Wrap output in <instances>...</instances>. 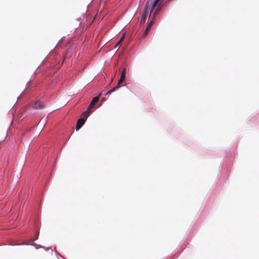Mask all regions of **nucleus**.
<instances>
[{
    "mask_svg": "<svg viewBox=\"0 0 259 259\" xmlns=\"http://www.w3.org/2000/svg\"><path fill=\"white\" fill-rule=\"evenodd\" d=\"M163 5L164 0H148L141 16L140 23H145L147 16L151 17V13L154 8L152 19H155Z\"/></svg>",
    "mask_w": 259,
    "mask_h": 259,
    "instance_id": "nucleus-1",
    "label": "nucleus"
},
{
    "mask_svg": "<svg viewBox=\"0 0 259 259\" xmlns=\"http://www.w3.org/2000/svg\"><path fill=\"white\" fill-rule=\"evenodd\" d=\"M101 95L102 93H100L97 97L93 98L89 106L88 107V110H91V108H93L95 106V104L99 101Z\"/></svg>",
    "mask_w": 259,
    "mask_h": 259,
    "instance_id": "nucleus-2",
    "label": "nucleus"
},
{
    "mask_svg": "<svg viewBox=\"0 0 259 259\" xmlns=\"http://www.w3.org/2000/svg\"><path fill=\"white\" fill-rule=\"evenodd\" d=\"M124 80L125 79L120 78L119 80L118 81L117 84L114 88L111 89L110 90L108 91L105 95H108L110 94L111 93L114 92L117 89H118L120 87V84L122 83L123 81H124Z\"/></svg>",
    "mask_w": 259,
    "mask_h": 259,
    "instance_id": "nucleus-3",
    "label": "nucleus"
},
{
    "mask_svg": "<svg viewBox=\"0 0 259 259\" xmlns=\"http://www.w3.org/2000/svg\"><path fill=\"white\" fill-rule=\"evenodd\" d=\"M154 20V19H152L150 23L148 24L142 37H146L147 35L153 24Z\"/></svg>",
    "mask_w": 259,
    "mask_h": 259,
    "instance_id": "nucleus-4",
    "label": "nucleus"
},
{
    "mask_svg": "<svg viewBox=\"0 0 259 259\" xmlns=\"http://www.w3.org/2000/svg\"><path fill=\"white\" fill-rule=\"evenodd\" d=\"M85 121V119L83 118H79L76 123V130L77 131L81 128V127L84 124Z\"/></svg>",
    "mask_w": 259,
    "mask_h": 259,
    "instance_id": "nucleus-5",
    "label": "nucleus"
},
{
    "mask_svg": "<svg viewBox=\"0 0 259 259\" xmlns=\"http://www.w3.org/2000/svg\"><path fill=\"white\" fill-rule=\"evenodd\" d=\"M43 107H44V104L40 101H36L34 105V108L36 109H41Z\"/></svg>",
    "mask_w": 259,
    "mask_h": 259,
    "instance_id": "nucleus-6",
    "label": "nucleus"
},
{
    "mask_svg": "<svg viewBox=\"0 0 259 259\" xmlns=\"http://www.w3.org/2000/svg\"><path fill=\"white\" fill-rule=\"evenodd\" d=\"M90 110H88V109H87V111L83 112L82 116H84V119H86L88 118V117L89 116V115L90 114Z\"/></svg>",
    "mask_w": 259,
    "mask_h": 259,
    "instance_id": "nucleus-7",
    "label": "nucleus"
},
{
    "mask_svg": "<svg viewBox=\"0 0 259 259\" xmlns=\"http://www.w3.org/2000/svg\"><path fill=\"white\" fill-rule=\"evenodd\" d=\"M126 69L124 68L121 72V75H120V78L125 79V74H126Z\"/></svg>",
    "mask_w": 259,
    "mask_h": 259,
    "instance_id": "nucleus-8",
    "label": "nucleus"
},
{
    "mask_svg": "<svg viewBox=\"0 0 259 259\" xmlns=\"http://www.w3.org/2000/svg\"><path fill=\"white\" fill-rule=\"evenodd\" d=\"M124 37H125V34H123L121 36L120 39H119V40L118 41V44H121V42L123 40V39H124Z\"/></svg>",
    "mask_w": 259,
    "mask_h": 259,
    "instance_id": "nucleus-9",
    "label": "nucleus"
},
{
    "mask_svg": "<svg viewBox=\"0 0 259 259\" xmlns=\"http://www.w3.org/2000/svg\"><path fill=\"white\" fill-rule=\"evenodd\" d=\"M38 232H37V233L36 234V235H35V238H33V239H31V241H34V240H35L37 239H38Z\"/></svg>",
    "mask_w": 259,
    "mask_h": 259,
    "instance_id": "nucleus-10",
    "label": "nucleus"
},
{
    "mask_svg": "<svg viewBox=\"0 0 259 259\" xmlns=\"http://www.w3.org/2000/svg\"><path fill=\"white\" fill-rule=\"evenodd\" d=\"M120 44H118V42L115 46V49H117L118 50L120 47Z\"/></svg>",
    "mask_w": 259,
    "mask_h": 259,
    "instance_id": "nucleus-11",
    "label": "nucleus"
},
{
    "mask_svg": "<svg viewBox=\"0 0 259 259\" xmlns=\"http://www.w3.org/2000/svg\"><path fill=\"white\" fill-rule=\"evenodd\" d=\"M104 100V98L102 99V101H103Z\"/></svg>",
    "mask_w": 259,
    "mask_h": 259,
    "instance_id": "nucleus-12",
    "label": "nucleus"
},
{
    "mask_svg": "<svg viewBox=\"0 0 259 259\" xmlns=\"http://www.w3.org/2000/svg\"><path fill=\"white\" fill-rule=\"evenodd\" d=\"M23 244H27L26 243L24 242L22 243Z\"/></svg>",
    "mask_w": 259,
    "mask_h": 259,
    "instance_id": "nucleus-13",
    "label": "nucleus"
}]
</instances>
